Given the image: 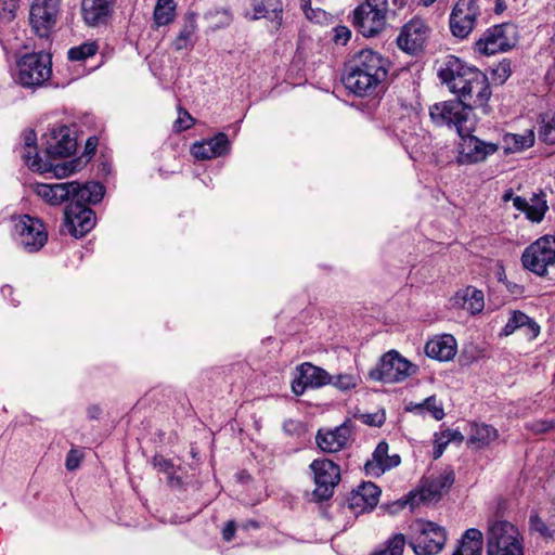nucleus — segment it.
Masks as SVG:
<instances>
[{
    "instance_id": "1",
    "label": "nucleus",
    "mask_w": 555,
    "mask_h": 555,
    "mask_svg": "<svg viewBox=\"0 0 555 555\" xmlns=\"http://www.w3.org/2000/svg\"><path fill=\"white\" fill-rule=\"evenodd\" d=\"M388 61L379 53L364 49L349 62L348 70L343 78L347 89L357 95L372 94L386 79Z\"/></svg>"
},
{
    "instance_id": "2",
    "label": "nucleus",
    "mask_w": 555,
    "mask_h": 555,
    "mask_svg": "<svg viewBox=\"0 0 555 555\" xmlns=\"http://www.w3.org/2000/svg\"><path fill=\"white\" fill-rule=\"evenodd\" d=\"M487 555H524V537L519 529L507 520H494L486 532Z\"/></svg>"
},
{
    "instance_id": "3",
    "label": "nucleus",
    "mask_w": 555,
    "mask_h": 555,
    "mask_svg": "<svg viewBox=\"0 0 555 555\" xmlns=\"http://www.w3.org/2000/svg\"><path fill=\"white\" fill-rule=\"evenodd\" d=\"M387 13V0H364L352 11L350 21L364 37H374L386 28Z\"/></svg>"
},
{
    "instance_id": "4",
    "label": "nucleus",
    "mask_w": 555,
    "mask_h": 555,
    "mask_svg": "<svg viewBox=\"0 0 555 555\" xmlns=\"http://www.w3.org/2000/svg\"><path fill=\"white\" fill-rule=\"evenodd\" d=\"M470 115L457 100L442 101L429 106L430 120L437 126L454 127L460 137L474 131L475 122Z\"/></svg>"
},
{
    "instance_id": "5",
    "label": "nucleus",
    "mask_w": 555,
    "mask_h": 555,
    "mask_svg": "<svg viewBox=\"0 0 555 555\" xmlns=\"http://www.w3.org/2000/svg\"><path fill=\"white\" fill-rule=\"evenodd\" d=\"M18 82L23 87H41L52 75V60L49 53L33 52L17 61Z\"/></svg>"
},
{
    "instance_id": "6",
    "label": "nucleus",
    "mask_w": 555,
    "mask_h": 555,
    "mask_svg": "<svg viewBox=\"0 0 555 555\" xmlns=\"http://www.w3.org/2000/svg\"><path fill=\"white\" fill-rule=\"evenodd\" d=\"M525 269L544 276L555 266V236L544 235L529 245L521 256Z\"/></svg>"
},
{
    "instance_id": "7",
    "label": "nucleus",
    "mask_w": 555,
    "mask_h": 555,
    "mask_svg": "<svg viewBox=\"0 0 555 555\" xmlns=\"http://www.w3.org/2000/svg\"><path fill=\"white\" fill-rule=\"evenodd\" d=\"M491 88L488 77L478 70L464 88L457 90L455 95L457 101L464 105L472 114L473 109L479 108L483 114L490 113L489 100L491 98Z\"/></svg>"
},
{
    "instance_id": "8",
    "label": "nucleus",
    "mask_w": 555,
    "mask_h": 555,
    "mask_svg": "<svg viewBox=\"0 0 555 555\" xmlns=\"http://www.w3.org/2000/svg\"><path fill=\"white\" fill-rule=\"evenodd\" d=\"M315 488L313 496L317 501H325L333 496L340 481V467L332 460L315 459L310 465Z\"/></svg>"
},
{
    "instance_id": "9",
    "label": "nucleus",
    "mask_w": 555,
    "mask_h": 555,
    "mask_svg": "<svg viewBox=\"0 0 555 555\" xmlns=\"http://www.w3.org/2000/svg\"><path fill=\"white\" fill-rule=\"evenodd\" d=\"M412 363L398 351L390 350L382 356L377 365L369 372L373 380L393 384L404 380L411 371Z\"/></svg>"
},
{
    "instance_id": "10",
    "label": "nucleus",
    "mask_w": 555,
    "mask_h": 555,
    "mask_svg": "<svg viewBox=\"0 0 555 555\" xmlns=\"http://www.w3.org/2000/svg\"><path fill=\"white\" fill-rule=\"evenodd\" d=\"M479 69L467 65L454 55H448L438 69V77L448 87L449 91L455 94L464 88Z\"/></svg>"
},
{
    "instance_id": "11",
    "label": "nucleus",
    "mask_w": 555,
    "mask_h": 555,
    "mask_svg": "<svg viewBox=\"0 0 555 555\" xmlns=\"http://www.w3.org/2000/svg\"><path fill=\"white\" fill-rule=\"evenodd\" d=\"M61 0H34L29 11V22L35 34L48 38L55 27Z\"/></svg>"
},
{
    "instance_id": "12",
    "label": "nucleus",
    "mask_w": 555,
    "mask_h": 555,
    "mask_svg": "<svg viewBox=\"0 0 555 555\" xmlns=\"http://www.w3.org/2000/svg\"><path fill=\"white\" fill-rule=\"evenodd\" d=\"M15 232L20 244L28 253L38 251L48 241V233L42 221L29 215L20 217L15 223Z\"/></svg>"
},
{
    "instance_id": "13",
    "label": "nucleus",
    "mask_w": 555,
    "mask_h": 555,
    "mask_svg": "<svg viewBox=\"0 0 555 555\" xmlns=\"http://www.w3.org/2000/svg\"><path fill=\"white\" fill-rule=\"evenodd\" d=\"M455 481V474L451 467H446L438 474H431L423 478L418 488V501L423 503H436L447 494Z\"/></svg>"
},
{
    "instance_id": "14",
    "label": "nucleus",
    "mask_w": 555,
    "mask_h": 555,
    "mask_svg": "<svg viewBox=\"0 0 555 555\" xmlns=\"http://www.w3.org/2000/svg\"><path fill=\"white\" fill-rule=\"evenodd\" d=\"M95 212L86 205L69 203L64 209V229L76 238L85 236L95 225Z\"/></svg>"
},
{
    "instance_id": "15",
    "label": "nucleus",
    "mask_w": 555,
    "mask_h": 555,
    "mask_svg": "<svg viewBox=\"0 0 555 555\" xmlns=\"http://www.w3.org/2000/svg\"><path fill=\"white\" fill-rule=\"evenodd\" d=\"M479 15L477 0H457L450 16V28L457 38H466Z\"/></svg>"
},
{
    "instance_id": "16",
    "label": "nucleus",
    "mask_w": 555,
    "mask_h": 555,
    "mask_svg": "<svg viewBox=\"0 0 555 555\" xmlns=\"http://www.w3.org/2000/svg\"><path fill=\"white\" fill-rule=\"evenodd\" d=\"M448 539L444 527L437 522L418 519V555H437Z\"/></svg>"
},
{
    "instance_id": "17",
    "label": "nucleus",
    "mask_w": 555,
    "mask_h": 555,
    "mask_svg": "<svg viewBox=\"0 0 555 555\" xmlns=\"http://www.w3.org/2000/svg\"><path fill=\"white\" fill-rule=\"evenodd\" d=\"M461 138L462 143L460 144V151L456 157L459 165H473L483 162L499 149L496 144L483 142L472 135V133Z\"/></svg>"
},
{
    "instance_id": "18",
    "label": "nucleus",
    "mask_w": 555,
    "mask_h": 555,
    "mask_svg": "<svg viewBox=\"0 0 555 555\" xmlns=\"http://www.w3.org/2000/svg\"><path fill=\"white\" fill-rule=\"evenodd\" d=\"M502 199L504 202L512 199L514 207L525 212L527 218L532 222H540L548 209L543 191H540L539 194H533L530 202H528L521 196H514L513 190L509 189L503 194Z\"/></svg>"
},
{
    "instance_id": "19",
    "label": "nucleus",
    "mask_w": 555,
    "mask_h": 555,
    "mask_svg": "<svg viewBox=\"0 0 555 555\" xmlns=\"http://www.w3.org/2000/svg\"><path fill=\"white\" fill-rule=\"evenodd\" d=\"M507 25H494L487 29L476 42V50L483 55H492L512 48V43L505 34Z\"/></svg>"
},
{
    "instance_id": "20",
    "label": "nucleus",
    "mask_w": 555,
    "mask_h": 555,
    "mask_svg": "<svg viewBox=\"0 0 555 555\" xmlns=\"http://www.w3.org/2000/svg\"><path fill=\"white\" fill-rule=\"evenodd\" d=\"M230 151V141L224 132H219L214 138L195 142L191 146V153L196 159H211L223 156Z\"/></svg>"
},
{
    "instance_id": "21",
    "label": "nucleus",
    "mask_w": 555,
    "mask_h": 555,
    "mask_svg": "<svg viewBox=\"0 0 555 555\" xmlns=\"http://www.w3.org/2000/svg\"><path fill=\"white\" fill-rule=\"evenodd\" d=\"M350 435V427L343 424L332 430L320 429L315 436V442L323 452L335 453L347 446Z\"/></svg>"
},
{
    "instance_id": "22",
    "label": "nucleus",
    "mask_w": 555,
    "mask_h": 555,
    "mask_svg": "<svg viewBox=\"0 0 555 555\" xmlns=\"http://www.w3.org/2000/svg\"><path fill=\"white\" fill-rule=\"evenodd\" d=\"M456 352V339L450 334L437 335L425 345L426 356L440 362L451 361Z\"/></svg>"
},
{
    "instance_id": "23",
    "label": "nucleus",
    "mask_w": 555,
    "mask_h": 555,
    "mask_svg": "<svg viewBox=\"0 0 555 555\" xmlns=\"http://www.w3.org/2000/svg\"><path fill=\"white\" fill-rule=\"evenodd\" d=\"M77 141L72 137L66 126L52 130L51 140L48 141L47 153L52 157H67L75 153Z\"/></svg>"
},
{
    "instance_id": "24",
    "label": "nucleus",
    "mask_w": 555,
    "mask_h": 555,
    "mask_svg": "<svg viewBox=\"0 0 555 555\" xmlns=\"http://www.w3.org/2000/svg\"><path fill=\"white\" fill-rule=\"evenodd\" d=\"M400 464L398 454L388 455V444L380 441L373 452V460L365 463V472L372 476H380L385 470L396 467Z\"/></svg>"
},
{
    "instance_id": "25",
    "label": "nucleus",
    "mask_w": 555,
    "mask_h": 555,
    "mask_svg": "<svg viewBox=\"0 0 555 555\" xmlns=\"http://www.w3.org/2000/svg\"><path fill=\"white\" fill-rule=\"evenodd\" d=\"M69 203L88 206V204H96L101 202L104 196V186L99 182H87L81 185L76 181H72L69 182Z\"/></svg>"
},
{
    "instance_id": "26",
    "label": "nucleus",
    "mask_w": 555,
    "mask_h": 555,
    "mask_svg": "<svg viewBox=\"0 0 555 555\" xmlns=\"http://www.w3.org/2000/svg\"><path fill=\"white\" fill-rule=\"evenodd\" d=\"M500 437L499 430L486 423H470L467 446L474 450L489 448Z\"/></svg>"
},
{
    "instance_id": "27",
    "label": "nucleus",
    "mask_w": 555,
    "mask_h": 555,
    "mask_svg": "<svg viewBox=\"0 0 555 555\" xmlns=\"http://www.w3.org/2000/svg\"><path fill=\"white\" fill-rule=\"evenodd\" d=\"M115 0H82L83 21L90 26L106 23Z\"/></svg>"
},
{
    "instance_id": "28",
    "label": "nucleus",
    "mask_w": 555,
    "mask_h": 555,
    "mask_svg": "<svg viewBox=\"0 0 555 555\" xmlns=\"http://www.w3.org/2000/svg\"><path fill=\"white\" fill-rule=\"evenodd\" d=\"M24 152L22 158L33 171L48 172L51 169L50 163L43 160L37 151V137L34 130H26L23 134Z\"/></svg>"
},
{
    "instance_id": "29",
    "label": "nucleus",
    "mask_w": 555,
    "mask_h": 555,
    "mask_svg": "<svg viewBox=\"0 0 555 555\" xmlns=\"http://www.w3.org/2000/svg\"><path fill=\"white\" fill-rule=\"evenodd\" d=\"M452 300L455 307L463 308L472 314H478L485 308L483 293L474 286L457 291Z\"/></svg>"
},
{
    "instance_id": "30",
    "label": "nucleus",
    "mask_w": 555,
    "mask_h": 555,
    "mask_svg": "<svg viewBox=\"0 0 555 555\" xmlns=\"http://www.w3.org/2000/svg\"><path fill=\"white\" fill-rule=\"evenodd\" d=\"M69 182L63 183H38L36 185V193L50 205H60L70 197Z\"/></svg>"
},
{
    "instance_id": "31",
    "label": "nucleus",
    "mask_w": 555,
    "mask_h": 555,
    "mask_svg": "<svg viewBox=\"0 0 555 555\" xmlns=\"http://www.w3.org/2000/svg\"><path fill=\"white\" fill-rule=\"evenodd\" d=\"M483 545V534L476 528L467 529L452 555H481Z\"/></svg>"
},
{
    "instance_id": "32",
    "label": "nucleus",
    "mask_w": 555,
    "mask_h": 555,
    "mask_svg": "<svg viewBox=\"0 0 555 555\" xmlns=\"http://www.w3.org/2000/svg\"><path fill=\"white\" fill-rule=\"evenodd\" d=\"M299 373L304 378V383L311 388H319L332 383V376L325 370L309 362L302 363L299 366Z\"/></svg>"
},
{
    "instance_id": "33",
    "label": "nucleus",
    "mask_w": 555,
    "mask_h": 555,
    "mask_svg": "<svg viewBox=\"0 0 555 555\" xmlns=\"http://www.w3.org/2000/svg\"><path fill=\"white\" fill-rule=\"evenodd\" d=\"M527 327L531 338H535L540 334V326L527 314L520 311H514L512 317L502 330V335L509 336L517 328Z\"/></svg>"
},
{
    "instance_id": "34",
    "label": "nucleus",
    "mask_w": 555,
    "mask_h": 555,
    "mask_svg": "<svg viewBox=\"0 0 555 555\" xmlns=\"http://www.w3.org/2000/svg\"><path fill=\"white\" fill-rule=\"evenodd\" d=\"M505 153H515L531 147L534 144V132L529 129L524 133H506L503 137Z\"/></svg>"
},
{
    "instance_id": "35",
    "label": "nucleus",
    "mask_w": 555,
    "mask_h": 555,
    "mask_svg": "<svg viewBox=\"0 0 555 555\" xmlns=\"http://www.w3.org/2000/svg\"><path fill=\"white\" fill-rule=\"evenodd\" d=\"M397 47L409 55L416 53V22L414 18L410 20L401 27L397 37Z\"/></svg>"
},
{
    "instance_id": "36",
    "label": "nucleus",
    "mask_w": 555,
    "mask_h": 555,
    "mask_svg": "<svg viewBox=\"0 0 555 555\" xmlns=\"http://www.w3.org/2000/svg\"><path fill=\"white\" fill-rule=\"evenodd\" d=\"M380 494L379 488L373 482H363L358 489L353 492L352 495V505H359L360 501L364 503L363 508H373L377 502L378 496Z\"/></svg>"
},
{
    "instance_id": "37",
    "label": "nucleus",
    "mask_w": 555,
    "mask_h": 555,
    "mask_svg": "<svg viewBox=\"0 0 555 555\" xmlns=\"http://www.w3.org/2000/svg\"><path fill=\"white\" fill-rule=\"evenodd\" d=\"M176 16V3L173 0H157L154 8L153 20L156 27L170 24Z\"/></svg>"
},
{
    "instance_id": "38",
    "label": "nucleus",
    "mask_w": 555,
    "mask_h": 555,
    "mask_svg": "<svg viewBox=\"0 0 555 555\" xmlns=\"http://www.w3.org/2000/svg\"><path fill=\"white\" fill-rule=\"evenodd\" d=\"M428 413L436 421H441L444 417V410L441 400L436 396H430L422 403H418V414Z\"/></svg>"
},
{
    "instance_id": "39",
    "label": "nucleus",
    "mask_w": 555,
    "mask_h": 555,
    "mask_svg": "<svg viewBox=\"0 0 555 555\" xmlns=\"http://www.w3.org/2000/svg\"><path fill=\"white\" fill-rule=\"evenodd\" d=\"M98 52V44L95 42H83L77 47L68 50V59L74 62L85 61Z\"/></svg>"
},
{
    "instance_id": "40",
    "label": "nucleus",
    "mask_w": 555,
    "mask_h": 555,
    "mask_svg": "<svg viewBox=\"0 0 555 555\" xmlns=\"http://www.w3.org/2000/svg\"><path fill=\"white\" fill-rule=\"evenodd\" d=\"M195 34V25L190 23L185 25L176 39L172 41V47L176 51L189 50L193 47V36Z\"/></svg>"
},
{
    "instance_id": "41",
    "label": "nucleus",
    "mask_w": 555,
    "mask_h": 555,
    "mask_svg": "<svg viewBox=\"0 0 555 555\" xmlns=\"http://www.w3.org/2000/svg\"><path fill=\"white\" fill-rule=\"evenodd\" d=\"M404 546V534L397 533L387 541V546L384 550L377 551L372 555H402Z\"/></svg>"
},
{
    "instance_id": "42",
    "label": "nucleus",
    "mask_w": 555,
    "mask_h": 555,
    "mask_svg": "<svg viewBox=\"0 0 555 555\" xmlns=\"http://www.w3.org/2000/svg\"><path fill=\"white\" fill-rule=\"evenodd\" d=\"M360 382V377L354 374H338L332 376V385L339 390L346 391L356 388Z\"/></svg>"
},
{
    "instance_id": "43",
    "label": "nucleus",
    "mask_w": 555,
    "mask_h": 555,
    "mask_svg": "<svg viewBox=\"0 0 555 555\" xmlns=\"http://www.w3.org/2000/svg\"><path fill=\"white\" fill-rule=\"evenodd\" d=\"M416 496V490H411L408 494V499L405 500H397L392 503L385 504L382 506L390 515H396L398 512L404 509L405 507H410L411 511L414 509L413 499Z\"/></svg>"
},
{
    "instance_id": "44",
    "label": "nucleus",
    "mask_w": 555,
    "mask_h": 555,
    "mask_svg": "<svg viewBox=\"0 0 555 555\" xmlns=\"http://www.w3.org/2000/svg\"><path fill=\"white\" fill-rule=\"evenodd\" d=\"M539 138L544 143H555V115L548 119H542V125L539 129Z\"/></svg>"
},
{
    "instance_id": "45",
    "label": "nucleus",
    "mask_w": 555,
    "mask_h": 555,
    "mask_svg": "<svg viewBox=\"0 0 555 555\" xmlns=\"http://www.w3.org/2000/svg\"><path fill=\"white\" fill-rule=\"evenodd\" d=\"M512 74L511 62L503 60L492 69L493 80L498 83H504Z\"/></svg>"
},
{
    "instance_id": "46",
    "label": "nucleus",
    "mask_w": 555,
    "mask_h": 555,
    "mask_svg": "<svg viewBox=\"0 0 555 555\" xmlns=\"http://www.w3.org/2000/svg\"><path fill=\"white\" fill-rule=\"evenodd\" d=\"M451 439L448 435V429H444L438 434L435 435V450L433 452V459L437 460L439 459L444 449L451 443Z\"/></svg>"
},
{
    "instance_id": "47",
    "label": "nucleus",
    "mask_w": 555,
    "mask_h": 555,
    "mask_svg": "<svg viewBox=\"0 0 555 555\" xmlns=\"http://www.w3.org/2000/svg\"><path fill=\"white\" fill-rule=\"evenodd\" d=\"M526 429L534 435L545 434L554 427V422L550 420H537L525 424Z\"/></svg>"
},
{
    "instance_id": "48",
    "label": "nucleus",
    "mask_w": 555,
    "mask_h": 555,
    "mask_svg": "<svg viewBox=\"0 0 555 555\" xmlns=\"http://www.w3.org/2000/svg\"><path fill=\"white\" fill-rule=\"evenodd\" d=\"M194 125L193 117L188 111L179 108V116L175 121V128L177 131H184L190 129Z\"/></svg>"
},
{
    "instance_id": "49",
    "label": "nucleus",
    "mask_w": 555,
    "mask_h": 555,
    "mask_svg": "<svg viewBox=\"0 0 555 555\" xmlns=\"http://www.w3.org/2000/svg\"><path fill=\"white\" fill-rule=\"evenodd\" d=\"M76 163L77 160H72L61 165H55L54 167L50 164L51 169L49 171H53L57 178H64L76 171Z\"/></svg>"
},
{
    "instance_id": "50",
    "label": "nucleus",
    "mask_w": 555,
    "mask_h": 555,
    "mask_svg": "<svg viewBox=\"0 0 555 555\" xmlns=\"http://www.w3.org/2000/svg\"><path fill=\"white\" fill-rule=\"evenodd\" d=\"M529 524H530V529L532 531L539 532L544 538L552 537V533L550 532L548 527L538 515H531L530 519H529Z\"/></svg>"
},
{
    "instance_id": "51",
    "label": "nucleus",
    "mask_w": 555,
    "mask_h": 555,
    "mask_svg": "<svg viewBox=\"0 0 555 555\" xmlns=\"http://www.w3.org/2000/svg\"><path fill=\"white\" fill-rule=\"evenodd\" d=\"M362 420L366 425L380 427L386 421V415L384 411H378L375 413L363 414Z\"/></svg>"
},
{
    "instance_id": "52",
    "label": "nucleus",
    "mask_w": 555,
    "mask_h": 555,
    "mask_svg": "<svg viewBox=\"0 0 555 555\" xmlns=\"http://www.w3.org/2000/svg\"><path fill=\"white\" fill-rule=\"evenodd\" d=\"M82 455L78 450L72 449L66 456L65 466L68 470H75L79 467Z\"/></svg>"
},
{
    "instance_id": "53",
    "label": "nucleus",
    "mask_w": 555,
    "mask_h": 555,
    "mask_svg": "<svg viewBox=\"0 0 555 555\" xmlns=\"http://www.w3.org/2000/svg\"><path fill=\"white\" fill-rule=\"evenodd\" d=\"M153 465L159 472L170 474L173 468V464L170 460L165 459L163 455H155L153 457Z\"/></svg>"
},
{
    "instance_id": "54",
    "label": "nucleus",
    "mask_w": 555,
    "mask_h": 555,
    "mask_svg": "<svg viewBox=\"0 0 555 555\" xmlns=\"http://www.w3.org/2000/svg\"><path fill=\"white\" fill-rule=\"evenodd\" d=\"M334 31V41L339 44H346L351 37V31L346 26H337Z\"/></svg>"
},
{
    "instance_id": "55",
    "label": "nucleus",
    "mask_w": 555,
    "mask_h": 555,
    "mask_svg": "<svg viewBox=\"0 0 555 555\" xmlns=\"http://www.w3.org/2000/svg\"><path fill=\"white\" fill-rule=\"evenodd\" d=\"M17 9L18 0H2V11L9 21L15 17Z\"/></svg>"
},
{
    "instance_id": "56",
    "label": "nucleus",
    "mask_w": 555,
    "mask_h": 555,
    "mask_svg": "<svg viewBox=\"0 0 555 555\" xmlns=\"http://www.w3.org/2000/svg\"><path fill=\"white\" fill-rule=\"evenodd\" d=\"M253 16L251 20H259L262 17H267L268 10L266 9L262 1H255L253 4Z\"/></svg>"
},
{
    "instance_id": "57",
    "label": "nucleus",
    "mask_w": 555,
    "mask_h": 555,
    "mask_svg": "<svg viewBox=\"0 0 555 555\" xmlns=\"http://www.w3.org/2000/svg\"><path fill=\"white\" fill-rule=\"evenodd\" d=\"M282 8H274L268 11L267 18L274 23V27L278 29L282 25Z\"/></svg>"
},
{
    "instance_id": "58",
    "label": "nucleus",
    "mask_w": 555,
    "mask_h": 555,
    "mask_svg": "<svg viewBox=\"0 0 555 555\" xmlns=\"http://www.w3.org/2000/svg\"><path fill=\"white\" fill-rule=\"evenodd\" d=\"M236 524L234 520H229L222 530V538L225 541H231L234 538Z\"/></svg>"
},
{
    "instance_id": "59",
    "label": "nucleus",
    "mask_w": 555,
    "mask_h": 555,
    "mask_svg": "<svg viewBox=\"0 0 555 555\" xmlns=\"http://www.w3.org/2000/svg\"><path fill=\"white\" fill-rule=\"evenodd\" d=\"M308 387L306 383H304V378L299 373V377L292 383L293 392L297 396H300L305 392V389Z\"/></svg>"
},
{
    "instance_id": "60",
    "label": "nucleus",
    "mask_w": 555,
    "mask_h": 555,
    "mask_svg": "<svg viewBox=\"0 0 555 555\" xmlns=\"http://www.w3.org/2000/svg\"><path fill=\"white\" fill-rule=\"evenodd\" d=\"M448 435L452 442L461 444L464 441V436L459 430L448 429Z\"/></svg>"
},
{
    "instance_id": "61",
    "label": "nucleus",
    "mask_w": 555,
    "mask_h": 555,
    "mask_svg": "<svg viewBox=\"0 0 555 555\" xmlns=\"http://www.w3.org/2000/svg\"><path fill=\"white\" fill-rule=\"evenodd\" d=\"M96 145H98V140L96 138L92 137V138H89L87 140V143H86V151L88 153H94L95 150H96Z\"/></svg>"
},
{
    "instance_id": "62",
    "label": "nucleus",
    "mask_w": 555,
    "mask_h": 555,
    "mask_svg": "<svg viewBox=\"0 0 555 555\" xmlns=\"http://www.w3.org/2000/svg\"><path fill=\"white\" fill-rule=\"evenodd\" d=\"M101 414V409L98 405H92L88 408V415L90 418L95 420Z\"/></svg>"
},
{
    "instance_id": "63",
    "label": "nucleus",
    "mask_w": 555,
    "mask_h": 555,
    "mask_svg": "<svg viewBox=\"0 0 555 555\" xmlns=\"http://www.w3.org/2000/svg\"><path fill=\"white\" fill-rule=\"evenodd\" d=\"M507 5L504 0H496L494 4V12L501 14L506 10Z\"/></svg>"
},
{
    "instance_id": "64",
    "label": "nucleus",
    "mask_w": 555,
    "mask_h": 555,
    "mask_svg": "<svg viewBox=\"0 0 555 555\" xmlns=\"http://www.w3.org/2000/svg\"><path fill=\"white\" fill-rule=\"evenodd\" d=\"M418 38L421 36H427L430 33V28L418 21Z\"/></svg>"
}]
</instances>
